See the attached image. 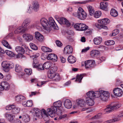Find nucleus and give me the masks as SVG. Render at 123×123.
<instances>
[{"label":"nucleus","mask_w":123,"mask_h":123,"mask_svg":"<svg viewBox=\"0 0 123 123\" xmlns=\"http://www.w3.org/2000/svg\"><path fill=\"white\" fill-rule=\"evenodd\" d=\"M49 21L45 18H42L40 20V23L43 27L46 30L49 31L51 29V27L54 29L57 30L59 28L52 18H49Z\"/></svg>","instance_id":"nucleus-1"},{"label":"nucleus","mask_w":123,"mask_h":123,"mask_svg":"<svg viewBox=\"0 0 123 123\" xmlns=\"http://www.w3.org/2000/svg\"><path fill=\"white\" fill-rule=\"evenodd\" d=\"M33 113L34 115L36 117L40 118L43 117L44 121H46V123H48L49 120V116L47 114L46 111L44 109L41 111L38 109L34 108Z\"/></svg>","instance_id":"nucleus-2"},{"label":"nucleus","mask_w":123,"mask_h":123,"mask_svg":"<svg viewBox=\"0 0 123 123\" xmlns=\"http://www.w3.org/2000/svg\"><path fill=\"white\" fill-rule=\"evenodd\" d=\"M121 106V104L117 102H114L107 106L104 111L105 113H109L119 108Z\"/></svg>","instance_id":"nucleus-3"},{"label":"nucleus","mask_w":123,"mask_h":123,"mask_svg":"<svg viewBox=\"0 0 123 123\" xmlns=\"http://www.w3.org/2000/svg\"><path fill=\"white\" fill-rule=\"evenodd\" d=\"M73 15L78 18L79 19L84 20L86 17L87 14L84 10L81 8H78L77 13L74 12L73 14Z\"/></svg>","instance_id":"nucleus-4"},{"label":"nucleus","mask_w":123,"mask_h":123,"mask_svg":"<svg viewBox=\"0 0 123 123\" xmlns=\"http://www.w3.org/2000/svg\"><path fill=\"white\" fill-rule=\"evenodd\" d=\"M74 27L76 30L79 31H85L88 28V26L85 24L80 23H76Z\"/></svg>","instance_id":"nucleus-5"},{"label":"nucleus","mask_w":123,"mask_h":123,"mask_svg":"<svg viewBox=\"0 0 123 123\" xmlns=\"http://www.w3.org/2000/svg\"><path fill=\"white\" fill-rule=\"evenodd\" d=\"M78 105L83 108L82 109V111H84L87 110L88 107H86V103L84 100L82 99H78L77 100Z\"/></svg>","instance_id":"nucleus-6"},{"label":"nucleus","mask_w":123,"mask_h":123,"mask_svg":"<svg viewBox=\"0 0 123 123\" xmlns=\"http://www.w3.org/2000/svg\"><path fill=\"white\" fill-rule=\"evenodd\" d=\"M123 117V114H120L119 115H116L113 116V118L107 120V122L109 123L119 121L120 118Z\"/></svg>","instance_id":"nucleus-7"},{"label":"nucleus","mask_w":123,"mask_h":123,"mask_svg":"<svg viewBox=\"0 0 123 123\" xmlns=\"http://www.w3.org/2000/svg\"><path fill=\"white\" fill-rule=\"evenodd\" d=\"M95 61L93 60H88L85 62V66L86 69L93 67L95 64Z\"/></svg>","instance_id":"nucleus-8"},{"label":"nucleus","mask_w":123,"mask_h":123,"mask_svg":"<svg viewBox=\"0 0 123 123\" xmlns=\"http://www.w3.org/2000/svg\"><path fill=\"white\" fill-rule=\"evenodd\" d=\"M113 92L114 95L118 97L121 96L123 93L122 89L118 87L114 88L113 90Z\"/></svg>","instance_id":"nucleus-9"},{"label":"nucleus","mask_w":123,"mask_h":123,"mask_svg":"<svg viewBox=\"0 0 123 123\" xmlns=\"http://www.w3.org/2000/svg\"><path fill=\"white\" fill-rule=\"evenodd\" d=\"M26 49V47L23 48L20 46H17L16 47L15 49L19 54L22 55L25 53Z\"/></svg>","instance_id":"nucleus-10"},{"label":"nucleus","mask_w":123,"mask_h":123,"mask_svg":"<svg viewBox=\"0 0 123 123\" xmlns=\"http://www.w3.org/2000/svg\"><path fill=\"white\" fill-rule=\"evenodd\" d=\"M30 5V8H32L35 12L37 11L39 9V6L37 1H34L32 5Z\"/></svg>","instance_id":"nucleus-11"},{"label":"nucleus","mask_w":123,"mask_h":123,"mask_svg":"<svg viewBox=\"0 0 123 123\" xmlns=\"http://www.w3.org/2000/svg\"><path fill=\"white\" fill-rule=\"evenodd\" d=\"M35 37L37 40L40 42H42L44 40L43 36L37 32L35 33Z\"/></svg>","instance_id":"nucleus-12"},{"label":"nucleus","mask_w":123,"mask_h":123,"mask_svg":"<svg viewBox=\"0 0 123 123\" xmlns=\"http://www.w3.org/2000/svg\"><path fill=\"white\" fill-rule=\"evenodd\" d=\"M5 117L9 121L11 122L13 121L14 117V116L7 112L6 113L4 114Z\"/></svg>","instance_id":"nucleus-13"},{"label":"nucleus","mask_w":123,"mask_h":123,"mask_svg":"<svg viewBox=\"0 0 123 123\" xmlns=\"http://www.w3.org/2000/svg\"><path fill=\"white\" fill-rule=\"evenodd\" d=\"M47 58L48 60H52L54 61H56L57 60V55L54 54H50L47 56Z\"/></svg>","instance_id":"nucleus-14"},{"label":"nucleus","mask_w":123,"mask_h":123,"mask_svg":"<svg viewBox=\"0 0 123 123\" xmlns=\"http://www.w3.org/2000/svg\"><path fill=\"white\" fill-rule=\"evenodd\" d=\"M72 48L70 45H67L64 48V52L66 54H69L72 53Z\"/></svg>","instance_id":"nucleus-15"},{"label":"nucleus","mask_w":123,"mask_h":123,"mask_svg":"<svg viewBox=\"0 0 123 123\" xmlns=\"http://www.w3.org/2000/svg\"><path fill=\"white\" fill-rule=\"evenodd\" d=\"M23 37L27 41L30 42L33 39V37L31 35L28 34H25L23 35Z\"/></svg>","instance_id":"nucleus-16"},{"label":"nucleus","mask_w":123,"mask_h":123,"mask_svg":"<svg viewBox=\"0 0 123 123\" xmlns=\"http://www.w3.org/2000/svg\"><path fill=\"white\" fill-rule=\"evenodd\" d=\"M64 105L65 107L69 109L72 106V104L71 101L68 99L64 101Z\"/></svg>","instance_id":"nucleus-17"},{"label":"nucleus","mask_w":123,"mask_h":123,"mask_svg":"<svg viewBox=\"0 0 123 123\" xmlns=\"http://www.w3.org/2000/svg\"><path fill=\"white\" fill-rule=\"evenodd\" d=\"M86 100L87 105L89 106H92L94 104V101L91 98L86 97Z\"/></svg>","instance_id":"nucleus-18"},{"label":"nucleus","mask_w":123,"mask_h":123,"mask_svg":"<svg viewBox=\"0 0 123 123\" xmlns=\"http://www.w3.org/2000/svg\"><path fill=\"white\" fill-rule=\"evenodd\" d=\"M31 22V20L30 18H26L24 21L22 26L24 27H26L30 24Z\"/></svg>","instance_id":"nucleus-19"},{"label":"nucleus","mask_w":123,"mask_h":123,"mask_svg":"<svg viewBox=\"0 0 123 123\" xmlns=\"http://www.w3.org/2000/svg\"><path fill=\"white\" fill-rule=\"evenodd\" d=\"M98 22L101 24L106 25L110 23V20L107 18H105L101 20H98Z\"/></svg>","instance_id":"nucleus-20"},{"label":"nucleus","mask_w":123,"mask_h":123,"mask_svg":"<svg viewBox=\"0 0 123 123\" xmlns=\"http://www.w3.org/2000/svg\"><path fill=\"white\" fill-rule=\"evenodd\" d=\"M108 6V4L107 2L103 1L100 3V8L103 10H106Z\"/></svg>","instance_id":"nucleus-21"},{"label":"nucleus","mask_w":123,"mask_h":123,"mask_svg":"<svg viewBox=\"0 0 123 123\" xmlns=\"http://www.w3.org/2000/svg\"><path fill=\"white\" fill-rule=\"evenodd\" d=\"M22 105L25 107H31L33 105L32 102L31 100H28L27 101H24L22 103Z\"/></svg>","instance_id":"nucleus-22"},{"label":"nucleus","mask_w":123,"mask_h":123,"mask_svg":"<svg viewBox=\"0 0 123 123\" xmlns=\"http://www.w3.org/2000/svg\"><path fill=\"white\" fill-rule=\"evenodd\" d=\"M99 52L97 50H93L91 51V55L92 57H97L99 54Z\"/></svg>","instance_id":"nucleus-23"},{"label":"nucleus","mask_w":123,"mask_h":123,"mask_svg":"<svg viewBox=\"0 0 123 123\" xmlns=\"http://www.w3.org/2000/svg\"><path fill=\"white\" fill-rule=\"evenodd\" d=\"M68 60L69 63L72 64L76 62V59L75 57L73 56L70 55L68 57Z\"/></svg>","instance_id":"nucleus-24"},{"label":"nucleus","mask_w":123,"mask_h":123,"mask_svg":"<svg viewBox=\"0 0 123 123\" xmlns=\"http://www.w3.org/2000/svg\"><path fill=\"white\" fill-rule=\"evenodd\" d=\"M14 107L13 108H12V113L17 114L20 111V108L16 106L15 105H14Z\"/></svg>","instance_id":"nucleus-25"},{"label":"nucleus","mask_w":123,"mask_h":123,"mask_svg":"<svg viewBox=\"0 0 123 123\" xmlns=\"http://www.w3.org/2000/svg\"><path fill=\"white\" fill-rule=\"evenodd\" d=\"M102 38L101 37H98L94 38L93 41L94 44L96 45H98L101 42Z\"/></svg>","instance_id":"nucleus-26"},{"label":"nucleus","mask_w":123,"mask_h":123,"mask_svg":"<svg viewBox=\"0 0 123 123\" xmlns=\"http://www.w3.org/2000/svg\"><path fill=\"white\" fill-rule=\"evenodd\" d=\"M22 119L25 122H28L30 120L29 116L27 114H24L22 116Z\"/></svg>","instance_id":"nucleus-27"},{"label":"nucleus","mask_w":123,"mask_h":123,"mask_svg":"<svg viewBox=\"0 0 123 123\" xmlns=\"http://www.w3.org/2000/svg\"><path fill=\"white\" fill-rule=\"evenodd\" d=\"M25 99V98L23 96L21 95H18L15 97V100L17 101H22L23 100H24Z\"/></svg>","instance_id":"nucleus-28"},{"label":"nucleus","mask_w":123,"mask_h":123,"mask_svg":"<svg viewBox=\"0 0 123 123\" xmlns=\"http://www.w3.org/2000/svg\"><path fill=\"white\" fill-rule=\"evenodd\" d=\"M52 63L50 62H46L43 64V67L46 69H48L51 66Z\"/></svg>","instance_id":"nucleus-29"},{"label":"nucleus","mask_w":123,"mask_h":123,"mask_svg":"<svg viewBox=\"0 0 123 123\" xmlns=\"http://www.w3.org/2000/svg\"><path fill=\"white\" fill-rule=\"evenodd\" d=\"M47 114L49 116L52 117H54L55 116V113L53 112L49 108L47 110Z\"/></svg>","instance_id":"nucleus-30"},{"label":"nucleus","mask_w":123,"mask_h":123,"mask_svg":"<svg viewBox=\"0 0 123 123\" xmlns=\"http://www.w3.org/2000/svg\"><path fill=\"white\" fill-rule=\"evenodd\" d=\"M87 7L89 11L90 15L91 16L93 15L94 12V10L93 7L90 5L87 6Z\"/></svg>","instance_id":"nucleus-31"},{"label":"nucleus","mask_w":123,"mask_h":123,"mask_svg":"<svg viewBox=\"0 0 123 123\" xmlns=\"http://www.w3.org/2000/svg\"><path fill=\"white\" fill-rule=\"evenodd\" d=\"M2 85L4 89L5 90H8L10 88L9 85L8 83L6 82L3 81L2 82Z\"/></svg>","instance_id":"nucleus-32"},{"label":"nucleus","mask_w":123,"mask_h":123,"mask_svg":"<svg viewBox=\"0 0 123 123\" xmlns=\"http://www.w3.org/2000/svg\"><path fill=\"white\" fill-rule=\"evenodd\" d=\"M110 14L112 16L114 17H117L118 15L117 12L114 9H112L110 12Z\"/></svg>","instance_id":"nucleus-33"},{"label":"nucleus","mask_w":123,"mask_h":123,"mask_svg":"<svg viewBox=\"0 0 123 123\" xmlns=\"http://www.w3.org/2000/svg\"><path fill=\"white\" fill-rule=\"evenodd\" d=\"M41 49L42 51L45 52H50L52 51L51 49L44 46H42L41 47Z\"/></svg>","instance_id":"nucleus-34"},{"label":"nucleus","mask_w":123,"mask_h":123,"mask_svg":"<svg viewBox=\"0 0 123 123\" xmlns=\"http://www.w3.org/2000/svg\"><path fill=\"white\" fill-rule=\"evenodd\" d=\"M15 70L16 72L18 73L21 72L22 69L21 66L18 64H16L15 68Z\"/></svg>","instance_id":"nucleus-35"},{"label":"nucleus","mask_w":123,"mask_h":123,"mask_svg":"<svg viewBox=\"0 0 123 123\" xmlns=\"http://www.w3.org/2000/svg\"><path fill=\"white\" fill-rule=\"evenodd\" d=\"M76 79L75 81H79V83L81 82V80L83 78V74H80V75H78L76 76Z\"/></svg>","instance_id":"nucleus-36"},{"label":"nucleus","mask_w":123,"mask_h":123,"mask_svg":"<svg viewBox=\"0 0 123 123\" xmlns=\"http://www.w3.org/2000/svg\"><path fill=\"white\" fill-rule=\"evenodd\" d=\"M2 43L3 45L7 48L9 49H11V48L10 46L6 40H3L2 41Z\"/></svg>","instance_id":"nucleus-37"},{"label":"nucleus","mask_w":123,"mask_h":123,"mask_svg":"<svg viewBox=\"0 0 123 123\" xmlns=\"http://www.w3.org/2000/svg\"><path fill=\"white\" fill-rule=\"evenodd\" d=\"M9 64L6 62H3L2 63V66L3 68L8 69Z\"/></svg>","instance_id":"nucleus-38"},{"label":"nucleus","mask_w":123,"mask_h":123,"mask_svg":"<svg viewBox=\"0 0 123 123\" xmlns=\"http://www.w3.org/2000/svg\"><path fill=\"white\" fill-rule=\"evenodd\" d=\"M87 95L88 97H87L91 98L94 97V92L93 91H90L87 93Z\"/></svg>","instance_id":"nucleus-39"},{"label":"nucleus","mask_w":123,"mask_h":123,"mask_svg":"<svg viewBox=\"0 0 123 123\" xmlns=\"http://www.w3.org/2000/svg\"><path fill=\"white\" fill-rule=\"evenodd\" d=\"M54 106L57 108L61 107L62 105L61 102L60 101H59L54 103L53 104Z\"/></svg>","instance_id":"nucleus-40"},{"label":"nucleus","mask_w":123,"mask_h":123,"mask_svg":"<svg viewBox=\"0 0 123 123\" xmlns=\"http://www.w3.org/2000/svg\"><path fill=\"white\" fill-rule=\"evenodd\" d=\"M115 42L113 40H108L105 42V44L107 45H111L114 44Z\"/></svg>","instance_id":"nucleus-41"},{"label":"nucleus","mask_w":123,"mask_h":123,"mask_svg":"<svg viewBox=\"0 0 123 123\" xmlns=\"http://www.w3.org/2000/svg\"><path fill=\"white\" fill-rule=\"evenodd\" d=\"M66 19V18L62 17L60 18L59 20H57L60 24H64Z\"/></svg>","instance_id":"nucleus-42"},{"label":"nucleus","mask_w":123,"mask_h":123,"mask_svg":"<svg viewBox=\"0 0 123 123\" xmlns=\"http://www.w3.org/2000/svg\"><path fill=\"white\" fill-rule=\"evenodd\" d=\"M33 59V68H35L37 67L38 65V62L37 60V58H32Z\"/></svg>","instance_id":"nucleus-43"},{"label":"nucleus","mask_w":123,"mask_h":123,"mask_svg":"<svg viewBox=\"0 0 123 123\" xmlns=\"http://www.w3.org/2000/svg\"><path fill=\"white\" fill-rule=\"evenodd\" d=\"M6 54L11 57H12L14 56V54L12 51L8 50H6L5 52Z\"/></svg>","instance_id":"nucleus-44"},{"label":"nucleus","mask_w":123,"mask_h":123,"mask_svg":"<svg viewBox=\"0 0 123 123\" xmlns=\"http://www.w3.org/2000/svg\"><path fill=\"white\" fill-rule=\"evenodd\" d=\"M101 13L99 11H98L95 12L94 14V16L96 18H98L100 17L101 16Z\"/></svg>","instance_id":"nucleus-45"},{"label":"nucleus","mask_w":123,"mask_h":123,"mask_svg":"<svg viewBox=\"0 0 123 123\" xmlns=\"http://www.w3.org/2000/svg\"><path fill=\"white\" fill-rule=\"evenodd\" d=\"M102 94L108 99L110 97V94L109 92L104 91H101Z\"/></svg>","instance_id":"nucleus-46"},{"label":"nucleus","mask_w":123,"mask_h":123,"mask_svg":"<svg viewBox=\"0 0 123 123\" xmlns=\"http://www.w3.org/2000/svg\"><path fill=\"white\" fill-rule=\"evenodd\" d=\"M95 0H89L83 1L82 2H75V4H86L90 2L93 1Z\"/></svg>","instance_id":"nucleus-47"},{"label":"nucleus","mask_w":123,"mask_h":123,"mask_svg":"<svg viewBox=\"0 0 123 123\" xmlns=\"http://www.w3.org/2000/svg\"><path fill=\"white\" fill-rule=\"evenodd\" d=\"M25 71L27 74L28 75H31L32 72V70L31 69H25Z\"/></svg>","instance_id":"nucleus-48"},{"label":"nucleus","mask_w":123,"mask_h":123,"mask_svg":"<svg viewBox=\"0 0 123 123\" xmlns=\"http://www.w3.org/2000/svg\"><path fill=\"white\" fill-rule=\"evenodd\" d=\"M102 92L100 91H96L94 92V97L99 98L102 93Z\"/></svg>","instance_id":"nucleus-49"},{"label":"nucleus","mask_w":123,"mask_h":123,"mask_svg":"<svg viewBox=\"0 0 123 123\" xmlns=\"http://www.w3.org/2000/svg\"><path fill=\"white\" fill-rule=\"evenodd\" d=\"M119 32V30L118 29L114 30L112 34H110V36H114L117 34Z\"/></svg>","instance_id":"nucleus-50"},{"label":"nucleus","mask_w":123,"mask_h":123,"mask_svg":"<svg viewBox=\"0 0 123 123\" xmlns=\"http://www.w3.org/2000/svg\"><path fill=\"white\" fill-rule=\"evenodd\" d=\"M61 79L60 77L58 74H55L53 79V80L57 81L60 80Z\"/></svg>","instance_id":"nucleus-51"},{"label":"nucleus","mask_w":123,"mask_h":123,"mask_svg":"<svg viewBox=\"0 0 123 123\" xmlns=\"http://www.w3.org/2000/svg\"><path fill=\"white\" fill-rule=\"evenodd\" d=\"M55 74V73H53L50 72H49L48 74V77L49 78L53 79Z\"/></svg>","instance_id":"nucleus-52"},{"label":"nucleus","mask_w":123,"mask_h":123,"mask_svg":"<svg viewBox=\"0 0 123 123\" xmlns=\"http://www.w3.org/2000/svg\"><path fill=\"white\" fill-rule=\"evenodd\" d=\"M30 45L31 49L34 50H37V47L34 43H31L30 44Z\"/></svg>","instance_id":"nucleus-53"},{"label":"nucleus","mask_w":123,"mask_h":123,"mask_svg":"<svg viewBox=\"0 0 123 123\" xmlns=\"http://www.w3.org/2000/svg\"><path fill=\"white\" fill-rule=\"evenodd\" d=\"M57 70V68L56 67L54 66L51 67L50 70V72L53 73H55Z\"/></svg>","instance_id":"nucleus-54"},{"label":"nucleus","mask_w":123,"mask_h":123,"mask_svg":"<svg viewBox=\"0 0 123 123\" xmlns=\"http://www.w3.org/2000/svg\"><path fill=\"white\" fill-rule=\"evenodd\" d=\"M99 98L101 100L104 101H105L108 99V98L105 97L104 95H103L102 93L101 94Z\"/></svg>","instance_id":"nucleus-55"},{"label":"nucleus","mask_w":123,"mask_h":123,"mask_svg":"<svg viewBox=\"0 0 123 123\" xmlns=\"http://www.w3.org/2000/svg\"><path fill=\"white\" fill-rule=\"evenodd\" d=\"M14 107V104L9 105L6 106V109L7 110H9L11 109L12 110V108H13Z\"/></svg>","instance_id":"nucleus-56"},{"label":"nucleus","mask_w":123,"mask_h":123,"mask_svg":"<svg viewBox=\"0 0 123 123\" xmlns=\"http://www.w3.org/2000/svg\"><path fill=\"white\" fill-rule=\"evenodd\" d=\"M43 64L42 65L41 64H40L39 65H37L36 67L35 68H37V69L39 70H43L44 69V68L43 67Z\"/></svg>","instance_id":"nucleus-57"},{"label":"nucleus","mask_w":123,"mask_h":123,"mask_svg":"<svg viewBox=\"0 0 123 123\" xmlns=\"http://www.w3.org/2000/svg\"><path fill=\"white\" fill-rule=\"evenodd\" d=\"M23 27H23L22 26V25L21 26H20L18 27L17 29L18 30L19 32L20 33L21 32H24L25 31V29L24 28H23Z\"/></svg>","instance_id":"nucleus-58"},{"label":"nucleus","mask_w":123,"mask_h":123,"mask_svg":"<svg viewBox=\"0 0 123 123\" xmlns=\"http://www.w3.org/2000/svg\"><path fill=\"white\" fill-rule=\"evenodd\" d=\"M86 33L88 35L91 34L92 32V30L90 29H88L86 30Z\"/></svg>","instance_id":"nucleus-59"},{"label":"nucleus","mask_w":123,"mask_h":123,"mask_svg":"<svg viewBox=\"0 0 123 123\" xmlns=\"http://www.w3.org/2000/svg\"><path fill=\"white\" fill-rule=\"evenodd\" d=\"M50 109H51V110L52 111H53V112H54L55 113L57 111V107L54 106H52L50 108H49Z\"/></svg>","instance_id":"nucleus-60"},{"label":"nucleus","mask_w":123,"mask_h":123,"mask_svg":"<svg viewBox=\"0 0 123 123\" xmlns=\"http://www.w3.org/2000/svg\"><path fill=\"white\" fill-rule=\"evenodd\" d=\"M98 23H96L95 24V26L99 29H101L102 28L103 25H101Z\"/></svg>","instance_id":"nucleus-61"},{"label":"nucleus","mask_w":123,"mask_h":123,"mask_svg":"<svg viewBox=\"0 0 123 123\" xmlns=\"http://www.w3.org/2000/svg\"><path fill=\"white\" fill-rule=\"evenodd\" d=\"M98 48L100 49V50L102 51H104L106 49L105 47L103 45H100L98 46Z\"/></svg>","instance_id":"nucleus-62"},{"label":"nucleus","mask_w":123,"mask_h":123,"mask_svg":"<svg viewBox=\"0 0 123 123\" xmlns=\"http://www.w3.org/2000/svg\"><path fill=\"white\" fill-rule=\"evenodd\" d=\"M64 25H65L68 27L70 26L71 25L70 22L67 19L66 20V22H65Z\"/></svg>","instance_id":"nucleus-63"},{"label":"nucleus","mask_w":123,"mask_h":123,"mask_svg":"<svg viewBox=\"0 0 123 123\" xmlns=\"http://www.w3.org/2000/svg\"><path fill=\"white\" fill-rule=\"evenodd\" d=\"M56 45L58 47H61L62 45V43L59 41L57 40L56 41Z\"/></svg>","instance_id":"nucleus-64"}]
</instances>
